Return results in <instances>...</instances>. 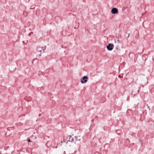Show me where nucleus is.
<instances>
[{"instance_id":"1","label":"nucleus","mask_w":154,"mask_h":154,"mask_svg":"<svg viewBox=\"0 0 154 154\" xmlns=\"http://www.w3.org/2000/svg\"><path fill=\"white\" fill-rule=\"evenodd\" d=\"M81 139V137L79 136H75L74 137L70 136L69 138V140L66 142V143L68 144L69 146H70L71 144L70 143V142L75 143L77 141H80Z\"/></svg>"},{"instance_id":"5","label":"nucleus","mask_w":154,"mask_h":154,"mask_svg":"<svg viewBox=\"0 0 154 154\" xmlns=\"http://www.w3.org/2000/svg\"><path fill=\"white\" fill-rule=\"evenodd\" d=\"M28 142H31V141L30 140V139H29L28 140Z\"/></svg>"},{"instance_id":"3","label":"nucleus","mask_w":154,"mask_h":154,"mask_svg":"<svg viewBox=\"0 0 154 154\" xmlns=\"http://www.w3.org/2000/svg\"><path fill=\"white\" fill-rule=\"evenodd\" d=\"M114 47V45L113 44L110 43L106 46V48L108 50L111 51L113 49Z\"/></svg>"},{"instance_id":"8","label":"nucleus","mask_w":154,"mask_h":154,"mask_svg":"<svg viewBox=\"0 0 154 154\" xmlns=\"http://www.w3.org/2000/svg\"><path fill=\"white\" fill-rule=\"evenodd\" d=\"M63 141H64L65 142V141H64V140L63 139Z\"/></svg>"},{"instance_id":"7","label":"nucleus","mask_w":154,"mask_h":154,"mask_svg":"<svg viewBox=\"0 0 154 154\" xmlns=\"http://www.w3.org/2000/svg\"><path fill=\"white\" fill-rule=\"evenodd\" d=\"M61 143H63V142H62V141H61Z\"/></svg>"},{"instance_id":"6","label":"nucleus","mask_w":154,"mask_h":154,"mask_svg":"<svg viewBox=\"0 0 154 154\" xmlns=\"http://www.w3.org/2000/svg\"><path fill=\"white\" fill-rule=\"evenodd\" d=\"M38 51L40 52H42V51L41 50H38Z\"/></svg>"},{"instance_id":"2","label":"nucleus","mask_w":154,"mask_h":154,"mask_svg":"<svg viewBox=\"0 0 154 154\" xmlns=\"http://www.w3.org/2000/svg\"><path fill=\"white\" fill-rule=\"evenodd\" d=\"M88 77L86 76H84L81 79V82L82 83H86L88 81Z\"/></svg>"},{"instance_id":"4","label":"nucleus","mask_w":154,"mask_h":154,"mask_svg":"<svg viewBox=\"0 0 154 154\" xmlns=\"http://www.w3.org/2000/svg\"><path fill=\"white\" fill-rule=\"evenodd\" d=\"M112 13L113 14H116L118 13V11L117 8H114L112 9L111 11Z\"/></svg>"},{"instance_id":"9","label":"nucleus","mask_w":154,"mask_h":154,"mask_svg":"<svg viewBox=\"0 0 154 154\" xmlns=\"http://www.w3.org/2000/svg\"><path fill=\"white\" fill-rule=\"evenodd\" d=\"M39 55L40 56L41 55V54H40Z\"/></svg>"}]
</instances>
